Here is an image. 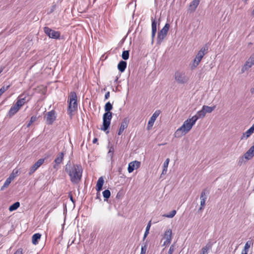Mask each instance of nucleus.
Returning <instances> with one entry per match:
<instances>
[{
	"mask_svg": "<svg viewBox=\"0 0 254 254\" xmlns=\"http://www.w3.org/2000/svg\"><path fill=\"white\" fill-rule=\"evenodd\" d=\"M200 198V199H201L202 198H203L204 200H206V199L207 196H206V194L205 190H203V191H202L201 192Z\"/></svg>",
	"mask_w": 254,
	"mask_h": 254,
	"instance_id": "41",
	"label": "nucleus"
},
{
	"mask_svg": "<svg viewBox=\"0 0 254 254\" xmlns=\"http://www.w3.org/2000/svg\"><path fill=\"white\" fill-rule=\"evenodd\" d=\"M147 249V245L146 244H145L143 246L142 245L141 249V252L140 254H145L146 251Z\"/></svg>",
	"mask_w": 254,
	"mask_h": 254,
	"instance_id": "40",
	"label": "nucleus"
},
{
	"mask_svg": "<svg viewBox=\"0 0 254 254\" xmlns=\"http://www.w3.org/2000/svg\"><path fill=\"white\" fill-rule=\"evenodd\" d=\"M200 2V0H193L190 4L189 10L194 11Z\"/></svg>",
	"mask_w": 254,
	"mask_h": 254,
	"instance_id": "22",
	"label": "nucleus"
},
{
	"mask_svg": "<svg viewBox=\"0 0 254 254\" xmlns=\"http://www.w3.org/2000/svg\"><path fill=\"white\" fill-rule=\"evenodd\" d=\"M254 156V145L252 146L244 155L247 160L251 159Z\"/></svg>",
	"mask_w": 254,
	"mask_h": 254,
	"instance_id": "19",
	"label": "nucleus"
},
{
	"mask_svg": "<svg viewBox=\"0 0 254 254\" xmlns=\"http://www.w3.org/2000/svg\"><path fill=\"white\" fill-rule=\"evenodd\" d=\"M175 80L180 84L186 83L189 80L186 72L184 71H177L175 73Z\"/></svg>",
	"mask_w": 254,
	"mask_h": 254,
	"instance_id": "6",
	"label": "nucleus"
},
{
	"mask_svg": "<svg viewBox=\"0 0 254 254\" xmlns=\"http://www.w3.org/2000/svg\"><path fill=\"white\" fill-rule=\"evenodd\" d=\"M174 251V247L173 245L171 246L168 251V254H172Z\"/></svg>",
	"mask_w": 254,
	"mask_h": 254,
	"instance_id": "42",
	"label": "nucleus"
},
{
	"mask_svg": "<svg viewBox=\"0 0 254 254\" xmlns=\"http://www.w3.org/2000/svg\"><path fill=\"white\" fill-rule=\"evenodd\" d=\"M129 55L128 51H124L122 53V57L124 60H127L128 59Z\"/></svg>",
	"mask_w": 254,
	"mask_h": 254,
	"instance_id": "35",
	"label": "nucleus"
},
{
	"mask_svg": "<svg viewBox=\"0 0 254 254\" xmlns=\"http://www.w3.org/2000/svg\"><path fill=\"white\" fill-rule=\"evenodd\" d=\"M98 141V139L97 138H94V139L93 140V141L92 142L93 143H96Z\"/></svg>",
	"mask_w": 254,
	"mask_h": 254,
	"instance_id": "47",
	"label": "nucleus"
},
{
	"mask_svg": "<svg viewBox=\"0 0 254 254\" xmlns=\"http://www.w3.org/2000/svg\"><path fill=\"white\" fill-rule=\"evenodd\" d=\"M170 28V24L166 23L157 35V43L160 44L166 37Z\"/></svg>",
	"mask_w": 254,
	"mask_h": 254,
	"instance_id": "7",
	"label": "nucleus"
},
{
	"mask_svg": "<svg viewBox=\"0 0 254 254\" xmlns=\"http://www.w3.org/2000/svg\"><path fill=\"white\" fill-rule=\"evenodd\" d=\"M212 246V244L209 242L206 244V245L202 248L201 251L202 253L201 254H208V251L211 249Z\"/></svg>",
	"mask_w": 254,
	"mask_h": 254,
	"instance_id": "24",
	"label": "nucleus"
},
{
	"mask_svg": "<svg viewBox=\"0 0 254 254\" xmlns=\"http://www.w3.org/2000/svg\"><path fill=\"white\" fill-rule=\"evenodd\" d=\"M254 64V55H252L246 61L241 69L242 73H244Z\"/></svg>",
	"mask_w": 254,
	"mask_h": 254,
	"instance_id": "10",
	"label": "nucleus"
},
{
	"mask_svg": "<svg viewBox=\"0 0 254 254\" xmlns=\"http://www.w3.org/2000/svg\"><path fill=\"white\" fill-rule=\"evenodd\" d=\"M20 206V203L19 202H16L13 204L10 205L9 207V210L10 211H13L16 210Z\"/></svg>",
	"mask_w": 254,
	"mask_h": 254,
	"instance_id": "30",
	"label": "nucleus"
},
{
	"mask_svg": "<svg viewBox=\"0 0 254 254\" xmlns=\"http://www.w3.org/2000/svg\"><path fill=\"white\" fill-rule=\"evenodd\" d=\"M152 24H151V28H152V33H151V37L152 41H153V39L155 36L156 30H157V23L155 19L151 18Z\"/></svg>",
	"mask_w": 254,
	"mask_h": 254,
	"instance_id": "21",
	"label": "nucleus"
},
{
	"mask_svg": "<svg viewBox=\"0 0 254 254\" xmlns=\"http://www.w3.org/2000/svg\"><path fill=\"white\" fill-rule=\"evenodd\" d=\"M56 119V112L52 110L47 114L46 122L47 124L52 125Z\"/></svg>",
	"mask_w": 254,
	"mask_h": 254,
	"instance_id": "13",
	"label": "nucleus"
},
{
	"mask_svg": "<svg viewBox=\"0 0 254 254\" xmlns=\"http://www.w3.org/2000/svg\"><path fill=\"white\" fill-rule=\"evenodd\" d=\"M251 243V242L250 241L246 242V243L245 244V247H244V249L243 251V252H244L245 253H248L249 249L250 248Z\"/></svg>",
	"mask_w": 254,
	"mask_h": 254,
	"instance_id": "36",
	"label": "nucleus"
},
{
	"mask_svg": "<svg viewBox=\"0 0 254 254\" xmlns=\"http://www.w3.org/2000/svg\"><path fill=\"white\" fill-rule=\"evenodd\" d=\"M68 102L69 103L67 112L68 114L71 116L72 113L77 109V97L75 92L72 91L70 93Z\"/></svg>",
	"mask_w": 254,
	"mask_h": 254,
	"instance_id": "4",
	"label": "nucleus"
},
{
	"mask_svg": "<svg viewBox=\"0 0 254 254\" xmlns=\"http://www.w3.org/2000/svg\"><path fill=\"white\" fill-rule=\"evenodd\" d=\"M128 123L129 120L128 119L125 118L123 119L118 133L119 135H121L123 133L124 130L127 128L128 125Z\"/></svg>",
	"mask_w": 254,
	"mask_h": 254,
	"instance_id": "16",
	"label": "nucleus"
},
{
	"mask_svg": "<svg viewBox=\"0 0 254 254\" xmlns=\"http://www.w3.org/2000/svg\"><path fill=\"white\" fill-rule=\"evenodd\" d=\"M150 227H151V221H150L148 222V223L146 227V230H145V231L144 232V236H143L144 240L146 238L147 236L148 235Z\"/></svg>",
	"mask_w": 254,
	"mask_h": 254,
	"instance_id": "33",
	"label": "nucleus"
},
{
	"mask_svg": "<svg viewBox=\"0 0 254 254\" xmlns=\"http://www.w3.org/2000/svg\"><path fill=\"white\" fill-rule=\"evenodd\" d=\"M204 110H203V107L202 108L201 110H200V111H198L196 115H195L194 116H193L192 118L193 119H195V118H197V120L199 119V118H203L206 114L204 111Z\"/></svg>",
	"mask_w": 254,
	"mask_h": 254,
	"instance_id": "25",
	"label": "nucleus"
},
{
	"mask_svg": "<svg viewBox=\"0 0 254 254\" xmlns=\"http://www.w3.org/2000/svg\"><path fill=\"white\" fill-rule=\"evenodd\" d=\"M164 238L165 241L164 242L163 246H169L172 241V232L171 229H168L165 232Z\"/></svg>",
	"mask_w": 254,
	"mask_h": 254,
	"instance_id": "12",
	"label": "nucleus"
},
{
	"mask_svg": "<svg viewBox=\"0 0 254 254\" xmlns=\"http://www.w3.org/2000/svg\"><path fill=\"white\" fill-rule=\"evenodd\" d=\"M103 197L106 199L109 198L111 196V192L109 190H106L103 192Z\"/></svg>",
	"mask_w": 254,
	"mask_h": 254,
	"instance_id": "34",
	"label": "nucleus"
},
{
	"mask_svg": "<svg viewBox=\"0 0 254 254\" xmlns=\"http://www.w3.org/2000/svg\"><path fill=\"white\" fill-rule=\"evenodd\" d=\"M41 237V235L40 233L34 234L32 237V242L33 244L35 245L38 244Z\"/></svg>",
	"mask_w": 254,
	"mask_h": 254,
	"instance_id": "26",
	"label": "nucleus"
},
{
	"mask_svg": "<svg viewBox=\"0 0 254 254\" xmlns=\"http://www.w3.org/2000/svg\"><path fill=\"white\" fill-rule=\"evenodd\" d=\"M252 14L254 15V9H253V11L252 12Z\"/></svg>",
	"mask_w": 254,
	"mask_h": 254,
	"instance_id": "51",
	"label": "nucleus"
},
{
	"mask_svg": "<svg viewBox=\"0 0 254 254\" xmlns=\"http://www.w3.org/2000/svg\"><path fill=\"white\" fill-rule=\"evenodd\" d=\"M4 68V67L1 66L0 67V74L2 72Z\"/></svg>",
	"mask_w": 254,
	"mask_h": 254,
	"instance_id": "48",
	"label": "nucleus"
},
{
	"mask_svg": "<svg viewBox=\"0 0 254 254\" xmlns=\"http://www.w3.org/2000/svg\"><path fill=\"white\" fill-rule=\"evenodd\" d=\"M44 161L45 159L41 158L39 159L30 169L29 175H32L44 163Z\"/></svg>",
	"mask_w": 254,
	"mask_h": 254,
	"instance_id": "14",
	"label": "nucleus"
},
{
	"mask_svg": "<svg viewBox=\"0 0 254 254\" xmlns=\"http://www.w3.org/2000/svg\"><path fill=\"white\" fill-rule=\"evenodd\" d=\"M22 249H18L17 251L14 253V254H22Z\"/></svg>",
	"mask_w": 254,
	"mask_h": 254,
	"instance_id": "43",
	"label": "nucleus"
},
{
	"mask_svg": "<svg viewBox=\"0 0 254 254\" xmlns=\"http://www.w3.org/2000/svg\"><path fill=\"white\" fill-rule=\"evenodd\" d=\"M11 181L12 180H11L9 178H7L5 181L4 182L3 185L1 187L0 190H3L5 188L8 187V186L9 185Z\"/></svg>",
	"mask_w": 254,
	"mask_h": 254,
	"instance_id": "31",
	"label": "nucleus"
},
{
	"mask_svg": "<svg viewBox=\"0 0 254 254\" xmlns=\"http://www.w3.org/2000/svg\"><path fill=\"white\" fill-rule=\"evenodd\" d=\"M208 50V46L207 45H205L198 51L193 60V63L190 64V68L191 69H193L197 66L204 56L207 53Z\"/></svg>",
	"mask_w": 254,
	"mask_h": 254,
	"instance_id": "5",
	"label": "nucleus"
},
{
	"mask_svg": "<svg viewBox=\"0 0 254 254\" xmlns=\"http://www.w3.org/2000/svg\"><path fill=\"white\" fill-rule=\"evenodd\" d=\"M206 200H204L203 198L200 199V206H204Z\"/></svg>",
	"mask_w": 254,
	"mask_h": 254,
	"instance_id": "44",
	"label": "nucleus"
},
{
	"mask_svg": "<svg viewBox=\"0 0 254 254\" xmlns=\"http://www.w3.org/2000/svg\"><path fill=\"white\" fill-rule=\"evenodd\" d=\"M254 131V124L253 125V126L246 132L243 133L242 136H241V139H246L249 137H250Z\"/></svg>",
	"mask_w": 254,
	"mask_h": 254,
	"instance_id": "17",
	"label": "nucleus"
},
{
	"mask_svg": "<svg viewBox=\"0 0 254 254\" xmlns=\"http://www.w3.org/2000/svg\"><path fill=\"white\" fill-rule=\"evenodd\" d=\"M169 161H170L169 159L167 158L164 162V163L163 164V171H162V172L161 174V176L162 175H165L166 174Z\"/></svg>",
	"mask_w": 254,
	"mask_h": 254,
	"instance_id": "28",
	"label": "nucleus"
},
{
	"mask_svg": "<svg viewBox=\"0 0 254 254\" xmlns=\"http://www.w3.org/2000/svg\"><path fill=\"white\" fill-rule=\"evenodd\" d=\"M18 173V170L14 169L13 170L12 172L10 174L8 178H9L11 180H13L17 176Z\"/></svg>",
	"mask_w": 254,
	"mask_h": 254,
	"instance_id": "32",
	"label": "nucleus"
},
{
	"mask_svg": "<svg viewBox=\"0 0 254 254\" xmlns=\"http://www.w3.org/2000/svg\"><path fill=\"white\" fill-rule=\"evenodd\" d=\"M203 110H204V112L205 114L206 113H211L216 108L215 106H213L212 107H209L208 106L204 105L202 106Z\"/></svg>",
	"mask_w": 254,
	"mask_h": 254,
	"instance_id": "29",
	"label": "nucleus"
},
{
	"mask_svg": "<svg viewBox=\"0 0 254 254\" xmlns=\"http://www.w3.org/2000/svg\"><path fill=\"white\" fill-rule=\"evenodd\" d=\"M37 120V117L36 116H32L31 117L30 120L29 121V123L27 124V127H29L31 125L35 122Z\"/></svg>",
	"mask_w": 254,
	"mask_h": 254,
	"instance_id": "38",
	"label": "nucleus"
},
{
	"mask_svg": "<svg viewBox=\"0 0 254 254\" xmlns=\"http://www.w3.org/2000/svg\"><path fill=\"white\" fill-rule=\"evenodd\" d=\"M203 209V206H200V207L199 208V210H201Z\"/></svg>",
	"mask_w": 254,
	"mask_h": 254,
	"instance_id": "49",
	"label": "nucleus"
},
{
	"mask_svg": "<svg viewBox=\"0 0 254 254\" xmlns=\"http://www.w3.org/2000/svg\"><path fill=\"white\" fill-rule=\"evenodd\" d=\"M110 97V92L109 91H108L106 93L105 95V100H107Z\"/></svg>",
	"mask_w": 254,
	"mask_h": 254,
	"instance_id": "45",
	"label": "nucleus"
},
{
	"mask_svg": "<svg viewBox=\"0 0 254 254\" xmlns=\"http://www.w3.org/2000/svg\"><path fill=\"white\" fill-rule=\"evenodd\" d=\"M161 112L160 110H156L152 115V116L150 118L147 126V129H150L153 126L154 123L156 120L157 118L159 116Z\"/></svg>",
	"mask_w": 254,
	"mask_h": 254,
	"instance_id": "11",
	"label": "nucleus"
},
{
	"mask_svg": "<svg viewBox=\"0 0 254 254\" xmlns=\"http://www.w3.org/2000/svg\"><path fill=\"white\" fill-rule=\"evenodd\" d=\"M112 109V104L110 102L105 104V111L106 112L103 116V127L101 128L102 130L106 131L109 128L112 118V113L110 111Z\"/></svg>",
	"mask_w": 254,
	"mask_h": 254,
	"instance_id": "3",
	"label": "nucleus"
},
{
	"mask_svg": "<svg viewBox=\"0 0 254 254\" xmlns=\"http://www.w3.org/2000/svg\"><path fill=\"white\" fill-rule=\"evenodd\" d=\"M114 152V148L113 146H112L109 148V150L108 153V155L112 158L113 156Z\"/></svg>",
	"mask_w": 254,
	"mask_h": 254,
	"instance_id": "39",
	"label": "nucleus"
},
{
	"mask_svg": "<svg viewBox=\"0 0 254 254\" xmlns=\"http://www.w3.org/2000/svg\"><path fill=\"white\" fill-rule=\"evenodd\" d=\"M127 67V62L125 61H121L118 64V68L121 72H124Z\"/></svg>",
	"mask_w": 254,
	"mask_h": 254,
	"instance_id": "27",
	"label": "nucleus"
},
{
	"mask_svg": "<svg viewBox=\"0 0 254 254\" xmlns=\"http://www.w3.org/2000/svg\"><path fill=\"white\" fill-rule=\"evenodd\" d=\"M30 100L28 93H23L20 94L17 98L16 102L15 103L17 106L20 108L22 107L25 103L28 102Z\"/></svg>",
	"mask_w": 254,
	"mask_h": 254,
	"instance_id": "9",
	"label": "nucleus"
},
{
	"mask_svg": "<svg viewBox=\"0 0 254 254\" xmlns=\"http://www.w3.org/2000/svg\"><path fill=\"white\" fill-rule=\"evenodd\" d=\"M69 198H70V200L73 202V203H74V200L73 198V197L72 196V194H69Z\"/></svg>",
	"mask_w": 254,
	"mask_h": 254,
	"instance_id": "46",
	"label": "nucleus"
},
{
	"mask_svg": "<svg viewBox=\"0 0 254 254\" xmlns=\"http://www.w3.org/2000/svg\"><path fill=\"white\" fill-rule=\"evenodd\" d=\"M104 183V178L103 177H100L97 182L96 184V190L98 192H99L102 189L103 185Z\"/></svg>",
	"mask_w": 254,
	"mask_h": 254,
	"instance_id": "23",
	"label": "nucleus"
},
{
	"mask_svg": "<svg viewBox=\"0 0 254 254\" xmlns=\"http://www.w3.org/2000/svg\"><path fill=\"white\" fill-rule=\"evenodd\" d=\"M241 254H247V253L243 252V251H242Z\"/></svg>",
	"mask_w": 254,
	"mask_h": 254,
	"instance_id": "52",
	"label": "nucleus"
},
{
	"mask_svg": "<svg viewBox=\"0 0 254 254\" xmlns=\"http://www.w3.org/2000/svg\"><path fill=\"white\" fill-rule=\"evenodd\" d=\"M141 163L138 161H133L128 164L127 170L128 173L132 172L134 169H137L140 167Z\"/></svg>",
	"mask_w": 254,
	"mask_h": 254,
	"instance_id": "15",
	"label": "nucleus"
},
{
	"mask_svg": "<svg viewBox=\"0 0 254 254\" xmlns=\"http://www.w3.org/2000/svg\"><path fill=\"white\" fill-rule=\"evenodd\" d=\"M197 118H190L186 120L183 125L175 131L174 135L175 137L180 138L188 133L195 124Z\"/></svg>",
	"mask_w": 254,
	"mask_h": 254,
	"instance_id": "2",
	"label": "nucleus"
},
{
	"mask_svg": "<svg viewBox=\"0 0 254 254\" xmlns=\"http://www.w3.org/2000/svg\"><path fill=\"white\" fill-rule=\"evenodd\" d=\"M64 154L63 152H60L59 153L56 159L54 160L55 163L56 164L54 165L53 167L55 169L57 168V166L60 164L64 159Z\"/></svg>",
	"mask_w": 254,
	"mask_h": 254,
	"instance_id": "18",
	"label": "nucleus"
},
{
	"mask_svg": "<svg viewBox=\"0 0 254 254\" xmlns=\"http://www.w3.org/2000/svg\"><path fill=\"white\" fill-rule=\"evenodd\" d=\"M20 107L15 103L11 107L10 110L8 111V115L9 117H12L14 116L20 109Z\"/></svg>",
	"mask_w": 254,
	"mask_h": 254,
	"instance_id": "20",
	"label": "nucleus"
},
{
	"mask_svg": "<svg viewBox=\"0 0 254 254\" xmlns=\"http://www.w3.org/2000/svg\"><path fill=\"white\" fill-rule=\"evenodd\" d=\"M176 214V211L175 210H172L169 214L164 215V216L167 218H173Z\"/></svg>",
	"mask_w": 254,
	"mask_h": 254,
	"instance_id": "37",
	"label": "nucleus"
},
{
	"mask_svg": "<svg viewBox=\"0 0 254 254\" xmlns=\"http://www.w3.org/2000/svg\"><path fill=\"white\" fill-rule=\"evenodd\" d=\"M251 92L252 93H253V92H254V88H253V89H251Z\"/></svg>",
	"mask_w": 254,
	"mask_h": 254,
	"instance_id": "50",
	"label": "nucleus"
},
{
	"mask_svg": "<svg viewBox=\"0 0 254 254\" xmlns=\"http://www.w3.org/2000/svg\"><path fill=\"white\" fill-rule=\"evenodd\" d=\"M44 33L50 38L58 39L60 37V32L50 28L48 27H44L43 28Z\"/></svg>",
	"mask_w": 254,
	"mask_h": 254,
	"instance_id": "8",
	"label": "nucleus"
},
{
	"mask_svg": "<svg viewBox=\"0 0 254 254\" xmlns=\"http://www.w3.org/2000/svg\"><path fill=\"white\" fill-rule=\"evenodd\" d=\"M66 165L65 171L68 173L70 181L75 184H78L81 180L82 175V168L80 164H74L71 166Z\"/></svg>",
	"mask_w": 254,
	"mask_h": 254,
	"instance_id": "1",
	"label": "nucleus"
}]
</instances>
